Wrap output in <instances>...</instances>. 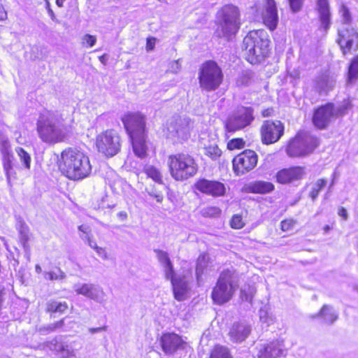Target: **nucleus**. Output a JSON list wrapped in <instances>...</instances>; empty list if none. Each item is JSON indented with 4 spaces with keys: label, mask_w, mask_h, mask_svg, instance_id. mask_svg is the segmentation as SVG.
<instances>
[{
    "label": "nucleus",
    "mask_w": 358,
    "mask_h": 358,
    "mask_svg": "<svg viewBox=\"0 0 358 358\" xmlns=\"http://www.w3.org/2000/svg\"><path fill=\"white\" fill-rule=\"evenodd\" d=\"M124 128L129 138L145 134V122L143 115L138 113H129L122 117Z\"/></svg>",
    "instance_id": "15"
},
{
    "label": "nucleus",
    "mask_w": 358,
    "mask_h": 358,
    "mask_svg": "<svg viewBox=\"0 0 358 358\" xmlns=\"http://www.w3.org/2000/svg\"><path fill=\"white\" fill-rule=\"evenodd\" d=\"M233 169L236 175H243L253 169L257 163V155L251 150H246L233 159Z\"/></svg>",
    "instance_id": "14"
},
{
    "label": "nucleus",
    "mask_w": 358,
    "mask_h": 358,
    "mask_svg": "<svg viewBox=\"0 0 358 358\" xmlns=\"http://www.w3.org/2000/svg\"><path fill=\"white\" fill-rule=\"evenodd\" d=\"M358 80V56L355 57L348 68L346 84L348 86L353 85Z\"/></svg>",
    "instance_id": "30"
},
{
    "label": "nucleus",
    "mask_w": 358,
    "mask_h": 358,
    "mask_svg": "<svg viewBox=\"0 0 358 358\" xmlns=\"http://www.w3.org/2000/svg\"><path fill=\"white\" fill-rule=\"evenodd\" d=\"M327 180L324 178L318 179L316 182L313 185L311 191L310 192L309 196L313 201H315L320 191L326 186Z\"/></svg>",
    "instance_id": "37"
},
{
    "label": "nucleus",
    "mask_w": 358,
    "mask_h": 358,
    "mask_svg": "<svg viewBox=\"0 0 358 358\" xmlns=\"http://www.w3.org/2000/svg\"><path fill=\"white\" fill-rule=\"evenodd\" d=\"M350 108V102L348 100H344L341 105H339L336 108L334 107L335 118L339 116L345 115L348 113V109Z\"/></svg>",
    "instance_id": "43"
},
{
    "label": "nucleus",
    "mask_w": 358,
    "mask_h": 358,
    "mask_svg": "<svg viewBox=\"0 0 358 358\" xmlns=\"http://www.w3.org/2000/svg\"><path fill=\"white\" fill-rule=\"evenodd\" d=\"M180 69V65L178 61H173L171 63L170 69L173 73H177Z\"/></svg>",
    "instance_id": "60"
},
{
    "label": "nucleus",
    "mask_w": 358,
    "mask_h": 358,
    "mask_svg": "<svg viewBox=\"0 0 358 358\" xmlns=\"http://www.w3.org/2000/svg\"><path fill=\"white\" fill-rule=\"evenodd\" d=\"M336 42L343 55L358 50V28L352 24H341L338 29Z\"/></svg>",
    "instance_id": "9"
},
{
    "label": "nucleus",
    "mask_w": 358,
    "mask_h": 358,
    "mask_svg": "<svg viewBox=\"0 0 358 358\" xmlns=\"http://www.w3.org/2000/svg\"><path fill=\"white\" fill-rule=\"evenodd\" d=\"M190 122L189 118H178L171 121L167 125V136L178 141L187 139L189 136Z\"/></svg>",
    "instance_id": "18"
},
{
    "label": "nucleus",
    "mask_w": 358,
    "mask_h": 358,
    "mask_svg": "<svg viewBox=\"0 0 358 358\" xmlns=\"http://www.w3.org/2000/svg\"><path fill=\"white\" fill-rule=\"evenodd\" d=\"M194 187L201 193L213 197L224 196L227 190L224 183L218 180H210L206 178L198 180L194 184Z\"/></svg>",
    "instance_id": "17"
},
{
    "label": "nucleus",
    "mask_w": 358,
    "mask_h": 358,
    "mask_svg": "<svg viewBox=\"0 0 358 358\" xmlns=\"http://www.w3.org/2000/svg\"><path fill=\"white\" fill-rule=\"evenodd\" d=\"M240 24L238 8L233 5H226L217 13V27L215 34L229 40L238 32Z\"/></svg>",
    "instance_id": "4"
},
{
    "label": "nucleus",
    "mask_w": 358,
    "mask_h": 358,
    "mask_svg": "<svg viewBox=\"0 0 358 358\" xmlns=\"http://www.w3.org/2000/svg\"><path fill=\"white\" fill-rule=\"evenodd\" d=\"M340 13L341 15L342 24H351L352 17L348 8L343 5L340 8Z\"/></svg>",
    "instance_id": "48"
},
{
    "label": "nucleus",
    "mask_w": 358,
    "mask_h": 358,
    "mask_svg": "<svg viewBox=\"0 0 358 358\" xmlns=\"http://www.w3.org/2000/svg\"><path fill=\"white\" fill-rule=\"evenodd\" d=\"M274 185L270 182L257 180L250 182L248 189L250 192L255 194H267L274 190Z\"/></svg>",
    "instance_id": "26"
},
{
    "label": "nucleus",
    "mask_w": 358,
    "mask_h": 358,
    "mask_svg": "<svg viewBox=\"0 0 358 358\" xmlns=\"http://www.w3.org/2000/svg\"><path fill=\"white\" fill-rule=\"evenodd\" d=\"M291 10L294 13L299 11L303 5V0H288Z\"/></svg>",
    "instance_id": "55"
},
{
    "label": "nucleus",
    "mask_w": 358,
    "mask_h": 358,
    "mask_svg": "<svg viewBox=\"0 0 358 358\" xmlns=\"http://www.w3.org/2000/svg\"><path fill=\"white\" fill-rule=\"evenodd\" d=\"M251 78V73L250 72H243L237 79V85L240 86H248L250 83Z\"/></svg>",
    "instance_id": "49"
},
{
    "label": "nucleus",
    "mask_w": 358,
    "mask_h": 358,
    "mask_svg": "<svg viewBox=\"0 0 358 358\" xmlns=\"http://www.w3.org/2000/svg\"><path fill=\"white\" fill-rule=\"evenodd\" d=\"M160 344L166 355H172L178 350L183 348L185 343L178 335L174 333H166L162 336Z\"/></svg>",
    "instance_id": "20"
},
{
    "label": "nucleus",
    "mask_w": 358,
    "mask_h": 358,
    "mask_svg": "<svg viewBox=\"0 0 358 358\" xmlns=\"http://www.w3.org/2000/svg\"><path fill=\"white\" fill-rule=\"evenodd\" d=\"M106 329V327H96V328H90L89 329V331L91 334H95V333L101 332L102 331H105Z\"/></svg>",
    "instance_id": "64"
},
{
    "label": "nucleus",
    "mask_w": 358,
    "mask_h": 358,
    "mask_svg": "<svg viewBox=\"0 0 358 358\" xmlns=\"http://www.w3.org/2000/svg\"><path fill=\"white\" fill-rule=\"evenodd\" d=\"M78 230L83 233L82 235H80V238L83 240H85L86 238H87L88 237H90V235L88 234V232H89V227L87 226V225H85V224H82L80 226L78 227Z\"/></svg>",
    "instance_id": "57"
},
{
    "label": "nucleus",
    "mask_w": 358,
    "mask_h": 358,
    "mask_svg": "<svg viewBox=\"0 0 358 358\" xmlns=\"http://www.w3.org/2000/svg\"><path fill=\"white\" fill-rule=\"evenodd\" d=\"M336 178H337V173H336V171H335L331 176V183L328 188L329 192H330L331 191V189L336 182Z\"/></svg>",
    "instance_id": "63"
},
{
    "label": "nucleus",
    "mask_w": 358,
    "mask_h": 358,
    "mask_svg": "<svg viewBox=\"0 0 358 358\" xmlns=\"http://www.w3.org/2000/svg\"><path fill=\"white\" fill-rule=\"evenodd\" d=\"M264 10L262 19L265 25L270 29L274 30L278 22V15L275 0H263Z\"/></svg>",
    "instance_id": "21"
},
{
    "label": "nucleus",
    "mask_w": 358,
    "mask_h": 358,
    "mask_svg": "<svg viewBox=\"0 0 358 358\" xmlns=\"http://www.w3.org/2000/svg\"><path fill=\"white\" fill-rule=\"evenodd\" d=\"M207 266L208 262L206 259L205 255H200L197 259L196 266V276L199 285L202 282V275L204 273Z\"/></svg>",
    "instance_id": "34"
},
{
    "label": "nucleus",
    "mask_w": 358,
    "mask_h": 358,
    "mask_svg": "<svg viewBox=\"0 0 358 358\" xmlns=\"http://www.w3.org/2000/svg\"><path fill=\"white\" fill-rule=\"evenodd\" d=\"M163 268L165 273V277L167 280H170L171 282H173V280L178 278V277H176L175 275V272L172 262L164 266Z\"/></svg>",
    "instance_id": "51"
},
{
    "label": "nucleus",
    "mask_w": 358,
    "mask_h": 358,
    "mask_svg": "<svg viewBox=\"0 0 358 358\" xmlns=\"http://www.w3.org/2000/svg\"><path fill=\"white\" fill-rule=\"evenodd\" d=\"M241 297L242 300L251 303L253 297V289L248 287V292H247L245 289H242L241 291Z\"/></svg>",
    "instance_id": "54"
},
{
    "label": "nucleus",
    "mask_w": 358,
    "mask_h": 358,
    "mask_svg": "<svg viewBox=\"0 0 358 358\" xmlns=\"http://www.w3.org/2000/svg\"><path fill=\"white\" fill-rule=\"evenodd\" d=\"M7 19V13L1 4H0V21H4Z\"/></svg>",
    "instance_id": "62"
},
{
    "label": "nucleus",
    "mask_w": 358,
    "mask_h": 358,
    "mask_svg": "<svg viewBox=\"0 0 358 358\" xmlns=\"http://www.w3.org/2000/svg\"><path fill=\"white\" fill-rule=\"evenodd\" d=\"M259 319L263 323H266L267 325L273 324L274 322L273 317L268 311L266 306L261 308L259 310Z\"/></svg>",
    "instance_id": "44"
},
{
    "label": "nucleus",
    "mask_w": 358,
    "mask_h": 358,
    "mask_svg": "<svg viewBox=\"0 0 358 358\" xmlns=\"http://www.w3.org/2000/svg\"><path fill=\"white\" fill-rule=\"evenodd\" d=\"M334 119H335L334 105L332 103H328L314 110L313 123L317 129H324Z\"/></svg>",
    "instance_id": "16"
},
{
    "label": "nucleus",
    "mask_w": 358,
    "mask_h": 358,
    "mask_svg": "<svg viewBox=\"0 0 358 358\" xmlns=\"http://www.w3.org/2000/svg\"><path fill=\"white\" fill-rule=\"evenodd\" d=\"M305 167L296 166L278 171L275 175L276 181L282 185L292 183L301 180L305 174Z\"/></svg>",
    "instance_id": "19"
},
{
    "label": "nucleus",
    "mask_w": 358,
    "mask_h": 358,
    "mask_svg": "<svg viewBox=\"0 0 358 358\" xmlns=\"http://www.w3.org/2000/svg\"><path fill=\"white\" fill-rule=\"evenodd\" d=\"M261 137L264 144L278 141L284 134V125L279 120H266L261 127Z\"/></svg>",
    "instance_id": "13"
},
{
    "label": "nucleus",
    "mask_w": 358,
    "mask_h": 358,
    "mask_svg": "<svg viewBox=\"0 0 358 358\" xmlns=\"http://www.w3.org/2000/svg\"><path fill=\"white\" fill-rule=\"evenodd\" d=\"M296 223V221L293 219H287L282 220L280 223L281 229L283 231H288L294 228Z\"/></svg>",
    "instance_id": "53"
},
{
    "label": "nucleus",
    "mask_w": 358,
    "mask_h": 358,
    "mask_svg": "<svg viewBox=\"0 0 358 358\" xmlns=\"http://www.w3.org/2000/svg\"><path fill=\"white\" fill-rule=\"evenodd\" d=\"M204 154L213 160L218 159L222 155V151L216 144H210L205 148Z\"/></svg>",
    "instance_id": "41"
},
{
    "label": "nucleus",
    "mask_w": 358,
    "mask_h": 358,
    "mask_svg": "<svg viewBox=\"0 0 358 358\" xmlns=\"http://www.w3.org/2000/svg\"><path fill=\"white\" fill-rule=\"evenodd\" d=\"M145 134L133 137L131 139L133 150L136 156L143 158L146 155Z\"/></svg>",
    "instance_id": "27"
},
{
    "label": "nucleus",
    "mask_w": 358,
    "mask_h": 358,
    "mask_svg": "<svg viewBox=\"0 0 358 358\" xmlns=\"http://www.w3.org/2000/svg\"><path fill=\"white\" fill-rule=\"evenodd\" d=\"M320 317L322 319L323 322L331 324L337 320L338 313L329 305H324L321 308L320 313L313 316V317Z\"/></svg>",
    "instance_id": "28"
},
{
    "label": "nucleus",
    "mask_w": 358,
    "mask_h": 358,
    "mask_svg": "<svg viewBox=\"0 0 358 358\" xmlns=\"http://www.w3.org/2000/svg\"><path fill=\"white\" fill-rule=\"evenodd\" d=\"M336 84V79L333 76H323L317 81V87L321 91L327 92L331 90Z\"/></svg>",
    "instance_id": "33"
},
{
    "label": "nucleus",
    "mask_w": 358,
    "mask_h": 358,
    "mask_svg": "<svg viewBox=\"0 0 358 358\" xmlns=\"http://www.w3.org/2000/svg\"><path fill=\"white\" fill-rule=\"evenodd\" d=\"M83 44H87L89 47H92L95 45L96 38L94 36L90 34H85L83 38Z\"/></svg>",
    "instance_id": "56"
},
{
    "label": "nucleus",
    "mask_w": 358,
    "mask_h": 358,
    "mask_svg": "<svg viewBox=\"0 0 358 358\" xmlns=\"http://www.w3.org/2000/svg\"><path fill=\"white\" fill-rule=\"evenodd\" d=\"M154 252H155L157 259L162 265V266L171 263V261L166 252L159 249H155Z\"/></svg>",
    "instance_id": "46"
},
{
    "label": "nucleus",
    "mask_w": 358,
    "mask_h": 358,
    "mask_svg": "<svg viewBox=\"0 0 358 358\" xmlns=\"http://www.w3.org/2000/svg\"><path fill=\"white\" fill-rule=\"evenodd\" d=\"M96 145L100 152L113 157L120 150V138L115 130H107L97 136Z\"/></svg>",
    "instance_id": "10"
},
{
    "label": "nucleus",
    "mask_w": 358,
    "mask_h": 358,
    "mask_svg": "<svg viewBox=\"0 0 358 358\" xmlns=\"http://www.w3.org/2000/svg\"><path fill=\"white\" fill-rule=\"evenodd\" d=\"M269 40L262 29L250 31L243 41L246 60L252 64L261 63L267 57Z\"/></svg>",
    "instance_id": "3"
},
{
    "label": "nucleus",
    "mask_w": 358,
    "mask_h": 358,
    "mask_svg": "<svg viewBox=\"0 0 358 358\" xmlns=\"http://www.w3.org/2000/svg\"><path fill=\"white\" fill-rule=\"evenodd\" d=\"M210 358H232V357L227 348L217 345L212 351Z\"/></svg>",
    "instance_id": "40"
},
{
    "label": "nucleus",
    "mask_w": 358,
    "mask_h": 358,
    "mask_svg": "<svg viewBox=\"0 0 358 358\" xmlns=\"http://www.w3.org/2000/svg\"><path fill=\"white\" fill-rule=\"evenodd\" d=\"M144 172L148 177L152 178L154 181L158 183L162 182V176L160 171L152 165H145L144 166Z\"/></svg>",
    "instance_id": "36"
},
{
    "label": "nucleus",
    "mask_w": 358,
    "mask_h": 358,
    "mask_svg": "<svg viewBox=\"0 0 358 358\" xmlns=\"http://www.w3.org/2000/svg\"><path fill=\"white\" fill-rule=\"evenodd\" d=\"M252 327L246 322H234L229 328L228 336L231 342L241 343L250 336Z\"/></svg>",
    "instance_id": "22"
},
{
    "label": "nucleus",
    "mask_w": 358,
    "mask_h": 358,
    "mask_svg": "<svg viewBox=\"0 0 358 358\" xmlns=\"http://www.w3.org/2000/svg\"><path fill=\"white\" fill-rule=\"evenodd\" d=\"M91 285L92 283H77L73 285V289L78 294L87 297L91 288Z\"/></svg>",
    "instance_id": "45"
},
{
    "label": "nucleus",
    "mask_w": 358,
    "mask_h": 358,
    "mask_svg": "<svg viewBox=\"0 0 358 358\" xmlns=\"http://www.w3.org/2000/svg\"><path fill=\"white\" fill-rule=\"evenodd\" d=\"M17 229L19 232V237L21 243L25 248L29 239V229L27 224L22 220H19L16 224Z\"/></svg>",
    "instance_id": "31"
},
{
    "label": "nucleus",
    "mask_w": 358,
    "mask_h": 358,
    "mask_svg": "<svg viewBox=\"0 0 358 358\" xmlns=\"http://www.w3.org/2000/svg\"><path fill=\"white\" fill-rule=\"evenodd\" d=\"M338 215L339 216L342 217L345 220H347L348 218V215L346 209L343 207H341L338 209Z\"/></svg>",
    "instance_id": "61"
},
{
    "label": "nucleus",
    "mask_w": 358,
    "mask_h": 358,
    "mask_svg": "<svg viewBox=\"0 0 358 358\" xmlns=\"http://www.w3.org/2000/svg\"><path fill=\"white\" fill-rule=\"evenodd\" d=\"M238 287V275L234 270H224L212 291L213 302L218 305L229 301Z\"/></svg>",
    "instance_id": "5"
},
{
    "label": "nucleus",
    "mask_w": 358,
    "mask_h": 358,
    "mask_svg": "<svg viewBox=\"0 0 358 358\" xmlns=\"http://www.w3.org/2000/svg\"><path fill=\"white\" fill-rule=\"evenodd\" d=\"M149 195L154 197L159 203H161L164 199L163 194L159 192H156L155 190L150 192Z\"/></svg>",
    "instance_id": "58"
},
{
    "label": "nucleus",
    "mask_w": 358,
    "mask_h": 358,
    "mask_svg": "<svg viewBox=\"0 0 358 358\" xmlns=\"http://www.w3.org/2000/svg\"><path fill=\"white\" fill-rule=\"evenodd\" d=\"M61 157V171L69 179L83 180L90 174L92 166L89 157L83 152L70 148L62 152Z\"/></svg>",
    "instance_id": "2"
},
{
    "label": "nucleus",
    "mask_w": 358,
    "mask_h": 358,
    "mask_svg": "<svg viewBox=\"0 0 358 358\" xmlns=\"http://www.w3.org/2000/svg\"><path fill=\"white\" fill-rule=\"evenodd\" d=\"M0 152L2 157V164L6 173L7 182L10 185L12 180L16 179L15 157L10 150L8 138L0 134Z\"/></svg>",
    "instance_id": "12"
},
{
    "label": "nucleus",
    "mask_w": 358,
    "mask_h": 358,
    "mask_svg": "<svg viewBox=\"0 0 358 358\" xmlns=\"http://www.w3.org/2000/svg\"><path fill=\"white\" fill-rule=\"evenodd\" d=\"M37 132L40 138L45 143H55L63 141L69 132L64 120L57 111L45 110L37 121Z\"/></svg>",
    "instance_id": "1"
},
{
    "label": "nucleus",
    "mask_w": 358,
    "mask_h": 358,
    "mask_svg": "<svg viewBox=\"0 0 358 358\" xmlns=\"http://www.w3.org/2000/svg\"><path fill=\"white\" fill-rule=\"evenodd\" d=\"M64 324V319H62L55 323L49 324L45 326L41 327L39 329V332L42 335L48 334L57 329H62Z\"/></svg>",
    "instance_id": "39"
},
{
    "label": "nucleus",
    "mask_w": 358,
    "mask_h": 358,
    "mask_svg": "<svg viewBox=\"0 0 358 358\" xmlns=\"http://www.w3.org/2000/svg\"><path fill=\"white\" fill-rule=\"evenodd\" d=\"M95 250L98 255L102 259H106L108 258L107 253L104 248L98 246Z\"/></svg>",
    "instance_id": "59"
},
{
    "label": "nucleus",
    "mask_w": 358,
    "mask_h": 358,
    "mask_svg": "<svg viewBox=\"0 0 358 358\" xmlns=\"http://www.w3.org/2000/svg\"><path fill=\"white\" fill-rule=\"evenodd\" d=\"M284 345L281 341H273L260 350L259 358H282Z\"/></svg>",
    "instance_id": "24"
},
{
    "label": "nucleus",
    "mask_w": 358,
    "mask_h": 358,
    "mask_svg": "<svg viewBox=\"0 0 358 358\" xmlns=\"http://www.w3.org/2000/svg\"><path fill=\"white\" fill-rule=\"evenodd\" d=\"M171 285L175 299L179 301L185 300L188 289L187 282L185 279L178 277V278L173 280Z\"/></svg>",
    "instance_id": "25"
},
{
    "label": "nucleus",
    "mask_w": 358,
    "mask_h": 358,
    "mask_svg": "<svg viewBox=\"0 0 358 358\" xmlns=\"http://www.w3.org/2000/svg\"><path fill=\"white\" fill-rule=\"evenodd\" d=\"M244 226L242 217L239 215H234L231 220V227L234 229H241Z\"/></svg>",
    "instance_id": "52"
},
{
    "label": "nucleus",
    "mask_w": 358,
    "mask_h": 358,
    "mask_svg": "<svg viewBox=\"0 0 358 358\" xmlns=\"http://www.w3.org/2000/svg\"><path fill=\"white\" fill-rule=\"evenodd\" d=\"M68 308L66 302L50 301L47 303V311L50 313H64Z\"/></svg>",
    "instance_id": "35"
},
{
    "label": "nucleus",
    "mask_w": 358,
    "mask_h": 358,
    "mask_svg": "<svg viewBox=\"0 0 358 358\" xmlns=\"http://www.w3.org/2000/svg\"><path fill=\"white\" fill-rule=\"evenodd\" d=\"M220 213L221 210L217 206H208L202 210V215L205 217H215Z\"/></svg>",
    "instance_id": "47"
},
{
    "label": "nucleus",
    "mask_w": 358,
    "mask_h": 358,
    "mask_svg": "<svg viewBox=\"0 0 358 358\" xmlns=\"http://www.w3.org/2000/svg\"><path fill=\"white\" fill-rule=\"evenodd\" d=\"M254 110L251 107H241L226 121L225 128L228 132H234L249 126L254 120Z\"/></svg>",
    "instance_id": "11"
},
{
    "label": "nucleus",
    "mask_w": 358,
    "mask_h": 358,
    "mask_svg": "<svg viewBox=\"0 0 358 358\" xmlns=\"http://www.w3.org/2000/svg\"><path fill=\"white\" fill-rule=\"evenodd\" d=\"M168 164L171 176L176 180H184L197 172V164L190 155L178 153L169 157Z\"/></svg>",
    "instance_id": "6"
},
{
    "label": "nucleus",
    "mask_w": 358,
    "mask_h": 358,
    "mask_svg": "<svg viewBox=\"0 0 358 358\" xmlns=\"http://www.w3.org/2000/svg\"><path fill=\"white\" fill-rule=\"evenodd\" d=\"M15 152L20 158L23 166L26 169H30L31 167V156L22 148L17 147L15 148Z\"/></svg>",
    "instance_id": "38"
},
{
    "label": "nucleus",
    "mask_w": 358,
    "mask_h": 358,
    "mask_svg": "<svg viewBox=\"0 0 358 358\" xmlns=\"http://www.w3.org/2000/svg\"><path fill=\"white\" fill-rule=\"evenodd\" d=\"M245 145V141L242 138H233L227 143V148L230 150L234 149H241Z\"/></svg>",
    "instance_id": "50"
},
{
    "label": "nucleus",
    "mask_w": 358,
    "mask_h": 358,
    "mask_svg": "<svg viewBox=\"0 0 358 358\" xmlns=\"http://www.w3.org/2000/svg\"><path fill=\"white\" fill-rule=\"evenodd\" d=\"M88 293L87 298L99 303H103L106 301V293L103 292V289L97 285L92 284Z\"/></svg>",
    "instance_id": "29"
},
{
    "label": "nucleus",
    "mask_w": 358,
    "mask_h": 358,
    "mask_svg": "<svg viewBox=\"0 0 358 358\" xmlns=\"http://www.w3.org/2000/svg\"><path fill=\"white\" fill-rule=\"evenodd\" d=\"M223 73L220 67L214 61L204 62L199 69V81L202 90L215 91L221 85Z\"/></svg>",
    "instance_id": "7"
},
{
    "label": "nucleus",
    "mask_w": 358,
    "mask_h": 358,
    "mask_svg": "<svg viewBox=\"0 0 358 358\" xmlns=\"http://www.w3.org/2000/svg\"><path fill=\"white\" fill-rule=\"evenodd\" d=\"M318 145L317 137L309 134H301L289 142L286 151L291 157H303L312 153Z\"/></svg>",
    "instance_id": "8"
},
{
    "label": "nucleus",
    "mask_w": 358,
    "mask_h": 358,
    "mask_svg": "<svg viewBox=\"0 0 358 358\" xmlns=\"http://www.w3.org/2000/svg\"><path fill=\"white\" fill-rule=\"evenodd\" d=\"M316 6L321 23V28L327 32L331 24V13L329 0H317Z\"/></svg>",
    "instance_id": "23"
},
{
    "label": "nucleus",
    "mask_w": 358,
    "mask_h": 358,
    "mask_svg": "<svg viewBox=\"0 0 358 358\" xmlns=\"http://www.w3.org/2000/svg\"><path fill=\"white\" fill-rule=\"evenodd\" d=\"M65 277V273L60 268H57L56 271L44 272V278L45 280L53 281L63 280Z\"/></svg>",
    "instance_id": "42"
},
{
    "label": "nucleus",
    "mask_w": 358,
    "mask_h": 358,
    "mask_svg": "<svg viewBox=\"0 0 358 358\" xmlns=\"http://www.w3.org/2000/svg\"><path fill=\"white\" fill-rule=\"evenodd\" d=\"M55 350L62 358H76L75 350L70 345L59 343L55 345Z\"/></svg>",
    "instance_id": "32"
}]
</instances>
